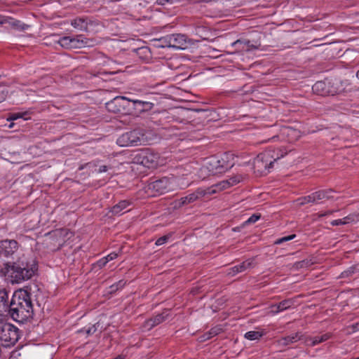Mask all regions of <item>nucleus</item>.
Instances as JSON below:
<instances>
[{
    "label": "nucleus",
    "instance_id": "37998d69",
    "mask_svg": "<svg viewBox=\"0 0 359 359\" xmlns=\"http://www.w3.org/2000/svg\"><path fill=\"white\" fill-rule=\"evenodd\" d=\"M173 1L172 0H156V3L158 4V5H162V6H164L166 4H172Z\"/></svg>",
    "mask_w": 359,
    "mask_h": 359
},
{
    "label": "nucleus",
    "instance_id": "b1692460",
    "mask_svg": "<svg viewBox=\"0 0 359 359\" xmlns=\"http://www.w3.org/2000/svg\"><path fill=\"white\" fill-rule=\"evenodd\" d=\"M316 263V260L314 257H310L302 260L300 262H297L293 264V268L295 269H299L302 268H308Z\"/></svg>",
    "mask_w": 359,
    "mask_h": 359
},
{
    "label": "nucleus",
    "instance_id": "72a5a7b5",
    "mask_svg": "<svg viewBox=\"0 0 359 359\" xmlns=\"http://www.w3.org/2000/svg\"><path fill=\"white\" fill-rule=\"evenodd\" d=\"M168 38H169V35H166V36H163L158 39V41L161 43V47L170 48V45H169L170 41H169Z\"/></svg>",
    "mask_w": 359,
    "mask_h": 359
},
{
    "label": "nucleus",
    "instance_id": "e433bc0d",
    "mask_svg": "<svg viewBox=\"0 0 359 359\" xmlns=\"http://www.w3.org/2000/svg\"><path fill=\"white\" fill-rule=\"evenodd\" d=\"M8 95V90L4 87L0 86V102L4 101Z\"/></svg>",
    "mask_w": 359,
    "mask_h": 359
},
{
    "label": "nucleus",
    "instance_id": "473e14b6",
    "mask_svg": "<svg viewBox=\"0 0 359 359\" xmlns=\"http://www.w3.org/2000/svg\"><path fill=\"white\" fill-rule=\"evenodd\" d=\"M295 237H296L295 234H292V235H290L287 236L280 238L275 241V244L280 245L284 242L291 241V240L294 239Z\"/></svg>",
    "mask_w": 359,
    "mask_h": 359
},
{
    "label": "nucleus",
    "instance_id": "dca6fc26",
    "mask_svg": "<svg viewBox=\"0 0 359 359\" xmlns=\"http://www.w3.org/2000/svg\"><path fill=\"white\" fill-rule=\"evenodd\" d=\"M10 310L8 294L5 289L0 290V315L8 313Z\"/></svg>",
    "mask_w": 359,
    "mask_h": 359
},
{
    "label": "nucleus",
    "instance_id": "6e6552de",
    "mask_svg": "<svg viewBox=\"0 0 359 359\" xmlns=\"http://www.w3.org/2000/svg\"><path fill=\"white\" fill-rule=\"evenodd\" d=\"M20 248L15 240L5 239L0 241V256L15 259L20 257Z\"/></svg>",
    "mask_w": 359,
    "mask_h": 359
},
{
    "label": "nucleus",
    "instance_id": "9d476101",
    "mask_svg": "<svg viewBox=\"0 0 359 359\" xmlns=\"http://www.w3.org/2000/svg\"><path fill=\"white\" fill-rule=\"evenodd\" d=\"M175 182V179L170 180L168 177L156 180L149 184V187L158 194H163L172 189V184Z\"/></svg>",
    "mask_w": 359,
    "mask_h": 359
},
{
    "label": "nucleus",
    "instance_id": "bf43d9fd",
    "mask_svg": "<svg viewBox=\"0 0 359 359\" xmlns=\"http://www.w3.org/2000/svg\"><path fill=\"white\" fill-rule=\"evenodd\" d=\"M146 50V49H145V48H140V50H142V51H144V50Z\"/></svg>",
    "mask_w": 359,
    "mask_h": 359
},
{
    "label": "nucleus",
    "instance_id": "de8ad7c7",
    "mask_svg": "<svg viewBox=\"0 0 359 359\" xmlns=\"http://www.w3.org/2000/svg\"><path fill=\"white\" fill-rule=\"evenodd\" d=\"M212 338L211 335H209V332H206L201 337V341H206Z\"/></svg>",
    "mask_w": 359,
    "mask_h": 359
},
{
    "label": "nucleus",
    "instance_id": "79ce46f5",
    "mask_svg": "<svg viewBox=\"0 0 359 359\" xmlns=\"http://www.w3.org/2000/svg\"><path fill=\"white\" fill-rule=\"evenodd\" d=\"M118 256V254L116 252H111L109 255H108L107 257H105L106 259H107V262H109L111 260H113L116 259Z\"/></svg>",
    "mask_w": 359,
    "mask_h": 359
},
{
    "label": "nucleus",
    "instance_id": "c85d7f7f",
    "mask_svg": "<svg viewBox=\"0 0 359 359\" xmlns=\"http://www.w3.org/2000/svg\"><path fill=\"white\" fill-rule=\"evenodd\" d=\"M313 194H311L309 196L298 198L296 201V202L297 203V204L299 205H304L306 203H315L314 201H313Z\"/></svg>",
    "mask_w": 359,
    "mask_h": 359
},
{
    "label": "nucleus",
    "instance_id": "a19ab883",
    "mask_svg": "<svg viewBox=\"0 0 359 359\" xmlns=\"http://www.w3.org/2000/svg\"><path fill=\"white\" fill-rule=\"evenodd\" d=\"M346 221H342V219H340L333 220L331 222V224L332 226H337V225L346 224Z\"/></svg>",
    "mask_w": 359,
    "mask_h": 359
},
{
    "label": "nucleus",
    "instance_id": "0eeeda50",
    "mask_svg": "<svg viewBox=\"0 0 359 359\" xmlns=\"http://www.w3.org/2000/svg\"><path fill=\"white\" fill-rule=\"evenodd\" d=\"M136 163L142 165L148 168H155L160 165L158 154L149 149L139 151L134 157Z\"/></svg>",
    "mask_w": 359,
    "mask_h": 359
},
{
    "label": "nucleus",
    "instance_id": "f704fd0d",
    "mask_svg": "<svg viewBox=\"0 0 359 359\" xmlns=\"http://www.w3.org/2000/svg\"><path fill=\"white\" fill-rule=\"evenodd\" d=\"M260 218V215L254 214L248 220L245 221V224H253L256 222Z\"/></svg>",
    "mask_w": 359,
    "mask_h": 359
},
{
    "label": "nucleus",
    "instance_id": "5701e85b",
    "mask_svg": "<svg viewBox=\"0 0 359 359\" xmlns=\"http://www.w3.org/2000/svg\"><path fill=\"white\" fill-rule=\"evenodd\" d=\"M71 25L76 29L87 32L88 31V21L86 18H76L71 22Z\"/></svg>",
    "mask_w": 359,
    "mask_h": 359
},
{
    "label": "nucleus",
    "instance_id": "bb28decb",
    "mask_svg": "<svg viewBox=\"0 0 359 359\" xmlns=\"http://www.w3.org/2000/svg\"><path fill=\"white\" fill-rule=\"evenodd\" d=\"M240 272L245 271L247 269L254 267L253 259H248L238 265Z\"/></svg>",
    "mask_w": 359,
    "mask_h": 359
},
{
    "label": "nucleus",
    "instance_id": "58836bf2",
    "mask_svg": "<svg viewBox=\"0 0 359 359\" xmlns=\"http://www.w3.org/2000/svg\"><path fill=\"white\" fill-rule=\"evenodd\" d=\"M238 273H241V272L238 269V265H236V266L229 269V271L228 274L231 275V276H235L236 274H237Z\"/></svg>",
    "mask_w": 359,
    "mask_h": 359
},
{
    "label": "nucleus",
    "instance_id": "2f4dec72",
    "mask_svg": "<svg viewBox=\"0 0 359 359\" xmlns=\"http://www.w3.org/2000/svg\"><path fill=\"white\" fill-rule=\"evenodd\" d=\"M80 38H82V35H78L76 37H72L70 48H81V45L79 42Z\"/></svg>",
    "mask_w": 359,
    "mask_h": 359
},
{
    "label": "nucleus",
    "instance_id": "c9c22d12",
    "mask_svg": "<svg viewBox=\"0 0 359 359\" xmlns=\"http://www.w3.org/2000/svg\"><path fill=\"white\" fill-rule=\"evenodd\" d=\"M170 238V236L168 235H165V236H163L162 237H160L159 238H158L156 241V245L159 246V245H161L164 243H165Z\"/></svg>",
    "mask_w": 359,
    "mask_h": 359
},
{
    "label": "nucleus",
    "instance_id": "412c9836",
    "mask_svg": "<svg viewBox=\"0 0 359 359\" xmlns=\"http://www.w3.org/2000/svg\"><path fill=\"white\" fill-rule=\"evenodd\" d=\"M131 103H133L134 109L139 112L149 111L154 107L151 102L139 100H130V104Z\"/></svg>",
    "mask_w": 359,
    "mask_h": 359
},
{
    "label": "nucleus",
    "instance_id": "4d7b16f0",
    "mask_svg": "<svg viewBox=\"0 0 359 359\" xmlns=\"http://www.w3.org/2000/svg\"><path fill=\"white\" fill-rule=\"evenodd\" d=\"M356 77L359 79V69L356 72Z\"/></svg>",
    "mask_w": 359,
    "mask_h": 359
},
{
    "label": "nucleus",
    "instance_id": "f257e3e1",
    "mask_svg": "<svg viewBox=\"0 0 359 359\" xmlns=\"http://www.w3.org/2000/svg\"><path fill=\"white\" fill-rule=\"evenodd\" d=\"M38 292H40V289L36 284L27 285L23 290L15 292L10 302L8 314L11 318L21 323L32 319L36 306L40 307L36 299Z\"/></svg>",
    "mask_w": 359,
    "mask_h": 359
},
{
    "label": "nucleus",
    "instance_id": "8fccbe9b",
    "mask_svg": "<svg viewBox=\"0 0 359 359\" xmlns=\"http://www.w3.org/2000/svg\"><path fill=\"white\" fill-rule=\"evenodd\" d=\"M6 264H3L2 265L0 264V274L1 275H5V271H6Z\"/></svg>",
    "mask_w": 359,
    "mask_h": 359
},
{
    "label": "nucleus",
    "instance_id": "f03ea898",
    "mask_svg": "<svg viewBox=\"0 0 359 359\" xmlns=\"http://www.w3.org/2000/svg\"><path fill=\"white\" fill-rule=\"evenodd\" d=\"M37 271L38 264L35 259L22 256L15 262L6 263L5 276L13 284L20 283L31 279Z\"/></svg>",
    "mask_w": 359,
    "mask_h": 359
},
{
    "label": "nucleus",
    "instance_id": "c03bdc74",
    "mask_svg": "<svg viewBox=\"0 0 359 359\" xmlns=\"http://www.w3.org/2000/svg\"><path fill=\"white\" fill-rule=\"evenodd\" d=\"M88 38L83 37V36H82V38H80L79 42H80L81 48L86 47V45L88 42Z\"/></svg>",
    "mask_w": 359,
    "mask_h": 359
},
{
    "label": "nucleus",
    "instance_id": "2eb2a0df",
    "mask_svg": "<svg viewBox=\"0 0 359 359\" xmlns=\"http://www.w3.org/2000/svg\"><path fill=\"white\" fill-rule=\"evenodd\" d=\"M312 90L314 93L325 96L327 95H334V94L338 93V91L336 90H330L327 88V85L325 81H317L312 87Z\"/></svg>",
    "mask_w": 359,
    "mask_h": 359
},
{
    "label": "nucleus",
    "instance_id": "cd10ccee",
    "mask_svg": "<svg viewBox=\"0 0 359 359\" xmlns=\"http://www.w3.org/2000/svg\"><path fill=\"white\" fill-rule=\"evenodd\" d=\"M262 336V333L258 331H249L245 334V338L248 340L259 339Z\"/></svg>",
    "mask_w": 359,
    "mask_h": 359
},
{
    "label": "nucleus",
    "instance_id": "864d4df0",
    "mask_svg": "<svg viewBox=\"0 0 359 359\" xmlns=\"http://www.w3.org/2000/svg\"><path fill=\"white\" fill-rule=\"evenodd\" d=\"M107 170V165H101L100 166L99 168V172H106Z\"/></svg>",
    "mask_w": 359,
    "mask_h": 359
},
{
    "label": "nucleus",
    "instance_id": "ea45409f",
    "mask_svg": "<svg viewBox=\"0 0 359 359\" xmlns=\"http://www.w3.org/2000/svg\"><path fill=\"white\" fill-rule=\"evenodd\" d=\"M107 259H106L105 257H103L102 259H100L99 261H97V265L99 268H102L104 267L107 263Z\"/></svg>",
    "mask_w": 359,
    "mask_h": 359
},
{
    "label": "nucleus",
    "instance_id": "5fc2aeb1",
    "mask_svg": "<svg viewBox=\"0 0 359 359\" xmlns=\"http://www.w3.org/2000/svg\"><path fill=\"white\" fill-rule=\"evenodd\" d=\"M352 273H353V270L352 269H349L348 271H346L343 272L342 273V276L343 277L348 276H349Z\"/></svg>",
    "mask_w": 359,
    "mask_h": 359
},
{
    "label": "nucleus",
    "instance_id": "9b49d317",
    "mask_svg": "<svg viewBox=\"0 0 359 359\" xmlns=\"http://www.w3.org/2000/svg\"><path fill=\"white\" fill-rule=\"evenodd\" d=\"M243 179V177L241 175H236L230 177L229 180L222 181L210 187L208 190V194L216 193L229 188L230 187L234 186L241 182Z\"/></svg>",
    "mask_w": 359,
    "mask_h": 359
},
{
    "label": "nucleus",
    "instance_id": "7ed1b4c3",
    "mask_svg": "<svg viewBox=\"0 0 359 359\" xmlns=\"http://www.w3.org/2000/svg\"><path fill=\"white\" fill-rule=\"evenodd\" d=\"M235 165L234 156L226 152L216 156H211L206 163L205 168L211 175L223 173Z\"/></svg>",
    "mask_w": 359,
    "mask_h": 359
},
{
    "label": "nucleus",
    "instance_id": "ddd939ff",
    "mask_svg": "<svg viewBox=\"0 0 359 359\" xmlns=\"http://www.w3.org/2000/svg\"><path fill=\"white\" fill-rule=\"evenodd\" d=\"M170 48L185 49L187 46V37L184 34H169Z\"/></svg>",
    "mask_w": 359,
    "mask_h": 359
},
{
    "label": "nucleus",
    "instance_id": "13d9d810",
    "mask_svg": "<svg viewBox=\"0 0 359 359\" xmlns=\"http://www.w3.org/2000/svg\"><path fill=\"white\" fill-rule=\"evenodd\" d=\"M13 123H11L9 125L8 128H13Z\"/></svg>",
    "mask_w": 359,
    "mask_h": 359
},
{
    "label": "nucleus",
    "instance_id": "a18cd8bd",
    "mask_svg": "<svg viewBox=\"0 0 359 359\" xmlns=\"http://www.w3.org/2000/svg\"><path fill=\"white\" fill-rule=\"evenodd\" d=\"M96 45V41L93 39H88L86 47H93Z\"/></svg>",
    "mask_w": 359,
    "mask_h": 359
},
{
    "label": "nucleus",
    "instance_id": "f3484780",
    "mask_svg": "<svg viewBox=\"0 0 359 359\" xmlns=\"http://www.w3.org/2000/svg\"><path fill=\"white\" fill-rule=\"evenodd\" d=\"M0 22L2 25H6V27H11L17 30H25L29 27L20 21L11 18H4Z\"/></svg>",
    "mask_w": 359,
    "mask_h": 359
},
{
    "label": "nucleus",
    "instance_id": "6ab92c4d",
    "mask_svg": "<svg viewBox=\"0 0 359 359\" xmlns=\"http://www.w3.org/2000/svg\"><path fill=\"white\" fill-rule=\"evenodd\" d=\"M305 337L301 332H297L294 334L281 338L278 341L280 346H287L300 340L304 341Z\"/></svg>",
    "mask_w": 359,
    "mask_h": 359
},
{
    "label": "nucleus",
    "instance_id": "39448f33",
    "mask_svg": "<svg viewBox=\"0 0 359 359\" xmlns=\"http://www.w3.org/2000/svg\"><path fill=\"white\" fill-rule=\"evenodd\" d=\"M147 137L141 130H134L121 135L117 139V144L120 147H133L145 144Z\"/></svg>",
    "mask_w": 359,
    "mask_h": 359
},
{
    "label": "nucleus",
    "instance_id": "6e6d98bb",
    "mask_svg": "<svg viewBox=\"0 0 359 359\" xmlns=\"http://www.w3.org/2000/svg\"><path fill=\"white\" fill-rule=\"evenodd\" d=\"M353 331L359 330V323H357L352 325Z\"/></svg>",
    "mask_w": 359,
    "mask_h": 359
},
{
    "label": "nucleus",
    "instance_id": "f8f14e48",
    "mask_svg": "<svg viewBox=\"0 0 359 359\" xmlns=\"http://www.w3.org/2000/svg\"><path fill=\"white\" fill-rule=\"evenodd\" d=\"M206 194H208V191L198 189L196 192L192 193L185 197L181 198L179 201H175V208H179L184 205H187L191 203L196 201L198 198L205 196Z\"/></svg>",
    "mask_w": 359,
    "mask_h": 359
},
{
    "label": "nucleus",
    "instance_id": "20e7f679",
    "mask_svg": "<svg viewBox=\"0 0 359 359\" xmlns=\"http://www.w3.org/2000/svg\"><path fill=\"white\" fill-rule=\"evenodd\" d=\"M283 156L284 154H281L280 156L277 155V156L275 157L271 154L270 151L258 154L253 162L255 172L260 175L266 174L269 171V169L273 167V163Z\"/></svg>",
    "mask_w": 359,
    "mask_h": 359
},
{
    "label": "nucleus",
    "instance_id": "c756f323",
    "mask_svg": "<svg viewBox=\"0 0 359 359\" xmlns=\"http://www.w3.org/2000/svg\"><path fill=\"white\" fill-rule=\"evenodd\" d=\"M71 39L70 36H64L57 41V43L63 48H70L71 47Z\"/></svg>",
    "mask_w": 359,
    "mask_h": 359
},
{
    "label": "nucleus",
    "instance_id": "4468645a",
    "mask_svg": "<svg viewBox=\"0 0 359 359\" xmlns=\"http://www.w3.org/2000/svg\"><path fill=\"white\" fill-rule=\"evenodd\" d=\"M169 316V311L165 310L162 313L155 316L154 318H151L147 320H146L143 325V327L149 330L154 327L155 326L161 324L164 322Z\"/></svg>",
    "mask_w": 359,
    "mask_h": 359
},
{
    "label": "nucleus",
    "instance_id": "4c0bfd02",
    "mask_svg": "<svg viewBox=\"0 0 359 359\" xmlns=\"http://www.w3.org/2000/svg\"><path fill=\"white\" fill-rule=\"evenodd\" d=\"M221 331H222L221 327H215L212 328L208 332H209V335H211V337H212L218 334Z\"/></svg>",
    "mask_w": 359,
    "mask_h": 359
},
{
    "label": "nucleus",
    "instance_id": "49530a36",
    "mask_svg": "<svg viewBox=\"0 0 359 359\" xmlns=\"http://www.w3.org/2000/svg\"><path fill=\"white\" fill-rule=\"evenodd\" d=\"M126 284V282H124L123 280H120L118 283H117V285H113L111 286V288H112V290H115V287L116 289H117L118 287H122L125 285Z\"/></svg>",
    "mask_w": 359,
    "mask_h": 359
},
{
    "label": "nucleus",
    "instance_id": "7c9ffc66",
    "mask_svg": "<svg viewBox=\"0 0 359 359\" xmlns=\"http://www.w3.org/2000/svg\"><path fill=\"white\" fill-rule=\"evenodd\" d=\"M239 43H243L245 46H246V50H249L250 49H257V47L255 46H253V45H251L250 44V41H242V40H240V39H238L236 40V41H234L233 43H232V46H235Z\"/></svg>",
    "mask_w": 359,
    "mask_h": 359
},
{
    "label": "nucleus",
    "instance_id": "4be33fe9",
    "mask_svg": "<svg viewBox=\"0 0 359 359\" xmlns=\"http://www.w3.org/2000/svg\"><path fill=\"white\" fill-rule=\"evenodd\" d=\"M294 304V300L292 299H285L280 302L278 304H273L271 306V312L278 313L280 311L287 310L292 306Z\"/></svg>",
    "mask_w": 359,
    "mask_h": 359
},
{
    "label": "nucleus",
    "instance_id": "a878e982",
    "mask_svg": "<svg viewBox=\"0 0 359 359\" xmlns=\"http://www.w3.org/2000/svg\"><path fill=\"white\" fill-rule=\"evenodd\" d=\"M28 113L27 111L25 112H15L12 113L9 115V116L7 118V120L8 121H12L17 120L18 118H23L24 120H27L28 118L27 117Z\"/></svg>",
    "mask_w": 359,
    "mask_h": 359
},
{
    "label": "nucleus",
    "instance_id": "423d86ee",
    "mask_svg": "<svg viewBox=\"0 0 359 359\" xmlns=\"http://www.w3.org/2000/svg\"><path fill=\"white\" fill-rule=\"evenodd\" d=\"M19 338V330L15 326L10 323H0V343L2 346H13Z\"/></svg>",
    "mask_w": 359,
    "mask_h": 359
},
{
    "label": "nucleus",
    "instance_id": "aec40b11",
    "mask_svg": "<svg viewBox=\"0 0 359 359\" xmlns=\"http://www.w3.org/2000/svg\"><path fill=\"white\" fill-rule=\"evenodd\" d=\"M330 337L331 334L330 333H325L313 337H305L304 344L306 346H314L320 343L327 341L330 338Z\"/></svg>",
    "mask_w": 359,
    "mask_h": 359
},
{
    "label": "nucleus",
    "instance_id": "3c124183",
    "mask_svg": "<svg viewBox=\"0 0 359 359\" xmlns=\"http://www.w3.org/2000/svg\"><path fill=\"white\" fill-rule=\"evenodd\" d=\"M334 212V210H329V211H327V212H324L323 214H318V217H324V216H326V215H331Z\"/></svg>",
    "mask_w": 359,
    "mask_h": 359
},
{
    "label": "nucleus",
    "instance_id": "393cba45",
    "mask_svg": "<svg viewBox=\"0 0 359 359\" xmlns=\"http://www.w3.org/2000/svg\"><path fill=\"white\" fill-rule=\"evenodd\" d=\"M127 201H121L111 208V212L113 215H120L121 212L129 205Z\"/></svg>",
    "mask_w": 359,
    "mask_h": 359
},
{
    "label": "nucleus",
    "instance_id": "09e8293b",
    "mask_svg": "<svg viewBox=\"0 0 359 359\" xmlns=\"http://www.w3.org/2000/svg\"><path fill=\"white\" fill-rule=\"evenodd\" d=\"M97 330V328L95 327V325H93L92 327H89L88 330L86 331L87 334H92L95 333Z\"/></svg>",
    "mask_w": 359,
    "mask_h": 359
},
{
    "label": "nucleus",
    "instance_id": "a211bd4d",
    "mask_svg": "<svg viewBox=\"0 0 359 359\" xmlns=\"http://www.w3.org/2000/svg\"><path fill=\"white\" fill-rule=\"evenodd\" d=\"M332 189L319 190L312 193L313 196V201L315 203H318L322 200H330L334 198L332 194L334 193Z\"/></svg>",
    "mask_w": 359,
    "mask_h": 359
},
{
    "label": "nucleus",
    "instance_id": "603ef678",
    "mask_svg": "<svg viewBox=\"0 0 359 359\" xmlns=\"http://www.w3.org/2000/svg\"><path fill=\"white\" fill-rule=\"evenodd\" d=\"M342 221H346V224L350 223L351 222L353 221L351 216H347L342 219Z\"/></svg>",
    "mask_w": 359,
    "mask_h": 359
},
{
    "label": "nucleus",
    "instance_id": "1a4fd4ad",
    "mask_svg": "<svg viewBox=\"0 0 359 359\" xmlns=\"http://www.w3.org/2000/svg\"><path fill=\"white\" fill-rule=\"evenodd\" d=\"M130 107V99L124 96H117L106 103L107 110L114 114L128 113Z\"/></svg>",
    "mask_w": 359,
    "mask_h": 359
}]
</instances>
